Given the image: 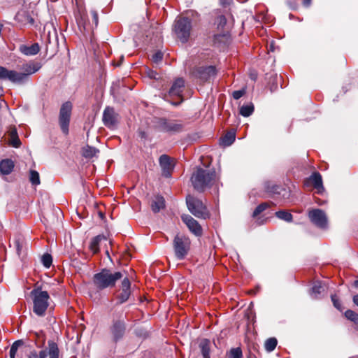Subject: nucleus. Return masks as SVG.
I'll list each match as a JSON object with an SVG mask.
<instances>
[{"instance_id": "f257e3e1", "label": "nucleus", "mask_w": 358, "mask_h": 358, "mask_svg": "<svg viewBox=\"0 0 358 358\" xmlns=\"http://www.w3.org/2000/svg\"><path fill=\"white\" fill-rule=\"evenodd\" d=\"M41 66L40 62L34 61L24 64L22 67V72L0 66V80H7L13 83L23 84L28 80L30 75L38 71Z\"/></svg>"}, {"instance_id": "f03ea898", "label": "nucleus", "mask_w": 358, "mask_h": 358, "mask_svg": "<svg viewBox=\"0 0 358 358\" xmlns=\"http://www.w3.org/2000/svg\"><path fill=\"white\" fill-rule=\"evenodd\" d=\"M217 180V176L214 169L198 168L191 177L194 188L199 192H203L206 188L214 185Z\"/></svg>"}, {"instance_id": "7ed1b4c3", "label": "nucleus", "mask_w": 358, "mask_h": 358, "mask_svg": "<svg viewBox=\"0 0 358 358\" xmlns=\"http://www.w3.org/2000/svg\"><path fill=\"white\" fill-rule=\"evenodd\" d=\"M123 278L120 271L113 272L109 268H103L92 278V284L97 290H103L115 286L117 280Z\"/></svg>"}, {"instance_id": "20e7f679", "label": "nucleus", "mask_w": 358, "mask_h": 358, "mask_svg": "<svg viewBox=\"0 0 358 358\" xmlns=\"http://www.w3.org/2000/svg\"><path fill=\"white\" fill-rule=\"evenodd\" d=\"M30 296L33 301V312L39 317L44 316L49 306L50 299L48 292L43 291L41 287H37L31 290Z\"/></svg>"}, {"instance_id": "39448f33", "label": "nucleus", "mask_w": 358, "mask_h": 358, "mask_svg": "<svg viewBox=\"0 0 358 358\" xmlns=\"http://www.w3.org/2000/svg\"><path fill=\"white\" fill-rule=\"evenodd\" d=\"M192 27V22L189 18L178 17L175 20L173 30L177 38L182 43H186L189 38Z\"/></svg>"}, {"instance_id": "423d86ee", "label": "nucleus", "mask_w": 358, "mask_h": 358, "mask_svg": "<svg viewBox=\"0 0 358 358\" xmlns=\"http://www.w3.org/2000/svg\"><path fill=\"white\" fill-rule=\"evenodd\" d=\"M191 247V241L187 236L178 234L173 241V248L176 257L182 260L187 255Z\"/></svg>"}, {"instance_id": "0eeeda50", "label": "nucleus", "mask_w": 358, "mask_h": 358, "mask_svg": "<svg viewBox=\"0 0 358 358\" xmlns=\"http://www.w3.org/2000/svg\"><path fill=\"white\" fill-rule=\"evenodd\" d=\"M186 202L189 210L196 217L206 219L208 217L207 208L200 199L188 195Z\"/></svg>"}, {"instance_id": "6e6552de", "label": "nucleus", "mask_w": 358, "mask_h": 358, "mask_svg": "<svg viewBox=\"0 0 358 358\" xmlns=\"http://www.w3.org/2000/svg\"><path fill=\"white\" fill-rule=\"evenodd\" d=\"M72 108V103L70 101H66L62 105L59 110V124L62 131L65 135L69 134Z\"/></svg>"}, {"instance_id": "1a4fd4ad", "label": "nucleus", "mask_w": 358, "mask_h": 358, "mask_svg": "<svg viewBox=\"0 0 358 358\" xmlns=\"http://www.w3.org/2000/svg\"><path fill=\"white\" fill-rule=\"evenodd\" d=\"M308 217L312 223L321 229L327 227V217L321 209H313L308 212Z\"/></svg>"}, {"instance_id": "9d476101", "label": "nucleus", "mask_w": 358, "mask_h": 358, "mask_svg": "<svg viewBox=\"0 0 358 358\" xmlns=\"http://www.w3.org/2000/svg\"><path fill=\"white\" fill-rule=\"evenodd\" d=\"M192 73L201 81L205 82L216 74V70L213 66H199L194 69Z\"/></svg>"}, {"instance_id": "9b49d317", "label": "nucleus", "mask_w": 358, "mask_h": 358, "mask_svg": "<svg viewBox=\"0 0 358 358\" xmlns=\"http://www.w3.org/2000/svg\"><path fill=\"white\" fill-rule=\"evenodd\" d=\"M103 124L108 127H114L118 122V115L115 112L112 107H106L103 113Z\"/></svg>"}, {"instance_id": "f8f14e48", "label": "nucleus", "mask_w": 358, "mask_h": 358, "mask_svg": "<svg viewBox=\"0 0 358 358\" xmlns=\"http://www.w3.org/2000/svg\"><path fill=\"white\" fill-rule=\"evenodd\" d=\"M310 185H313L319 194L324 192V188L322 183V178L320 173L314 172L308 178L305 180L304 186L308 187Z\"/></svg>"}, {"instance_id": "ddd939ff", "label": "nucleus", "mask_w": 358, "mask_h": 358, "mask_svg": "<svg viewBox=\"0 0 358 358\" xmlns=\"http://www.w3.org/2000/svg\"><path fill=\"white\" fill-rule=\"evenodd\" d=\"M126 331V325L123 320H115L110 327V332L113 341L117 342L124 336Z\"/></svg>"}, {"instance_id": "4468645a", "label": "nucleus", "mask_w": 358, "mask_h": 358, "mask_svg": "<svg viewBox=\"0 0 358 358\" xmlns=\"http://www.w3.org/2000/svg\"><path fill=\"white\" fill-rule=\"evenodd\" d=\"M159 162L162 170V175L166 178L170 177L174 168L172 159L167 155H162L159 159Z\"/></svg>"}, {"instance_id": "2eb2a0df", "label": "nucleus", "mask_w": 358, "mask_h": 358, "mask_svg": "<svg viewBox=\"0 0 358 358\" xmlns=\"http://www.w3.org/2000/svg\"><path fill=\"white\" fill-rule=\"evenodd\" d=\"M181 219L187 225L189 231L195 236H199L202 234V228L199 222L189 215H182Z\"/></svg>"}, {"instance_id": "dca6fc26", "label": "nucleus", "mask_w": 358, "mask_h": 358, "mask_svg": "<svg viewBox=\"0 0 358 358\" xmlns=\"http://www.w3.org/2000/svg\"><path fill=\"white\" fill-rule=\"evenodd\" d=\"M159 129L164 132H179L182 129V125L175 121L162 120L159 124Z\"/></svg>"}, {"instance_id": "f3484780", "label": "nucleus", "mask_w": 358, "mask_h": 358, "mask_svg": "<svg viewBox=\"0 0 358 358\" xmlns=\"http://www.w3.org/2000/svg\"><path fill=\"white\" fill-rule=\"evenodd\" d=\"M48 351L43 350L38 354L39 358H46L49 355L50 358H59V350L58 345L52 341L48 342Z\"/></svg>"}, {"instance_id": "a211bd4d", "label": "nucleus", "mask_w": 358, "mask_h": 358, "mask_svg": "<svg viewBox=\"0 0 358 358\" xmlns=\"http://www.w3.org/2000/svg\"><path fill=\"white\" fill-rule=\"evenodd\" d=\"M129 278L125 277L122 282V292L117 296L119 303H123L129 299L131 294Z\"/></svg>"}, {"instance_id": "6ab92c4d", "label": "nucleus", "mask_w": 358, "mask_h": 358, "mask_svg": "<svg viewBox=\"0 0 358 358\" xmlns=\"http://www.w3.org/2000/svg\"><path fill=\"white\" fill-rule=\"evenodd\" d=\"M185 87V80L181 78H177L173 83L171 89L169 90V94L171 96H176L180 97L183 88Z\"/></svg>"}, {"instance_id": "aec40b11", "label": "nucleus", "mask_w": 358, "mask_h": 358, "mask_svg": "<svg viewBox=\"0 0 358 358\" xmlns=\"http://www.w3.org/2000/svg\"><path fill=\"white\" fill-rule=\"evenodd\" d=\"M40 50L41 47L37 43H35L30 46L22 44L19 47L20 52L26 56L36 55L39 52Z\"/></svg>"}, {"instance_id": "412c9836", "label": "nucleus", "mask_w": 358, "mask_h": 358, "mask_svg": "<svg viewBox=\"0 0 358 358\" xmlns=\"http://www.w3.org/2000/svg\"><path fill=\"white\" fill-rule=\"evenodd\" d=\"M14 168V163L11 159H3L0 162V172L3 175L10 174Z\"/></svg>"}, {"instance_id": "4be33fe9", "label": "nucleus", "mask_w": 358, "mask_h": 358, "mask_svg": "<svg viewBox=\"0 0 358 358\" xmlns=\"http://www.w3.org/2000/svg\"><path fill=\"white\" fill-rule=\"evenodd\" d=\"M165 200L162 196H156L151 203V208L154 213H158L164 208Z\"/></svg>"}, {"instance_id": "5701e85b", "label": "nucleus", "mask_w": 358, "mask_h": 358, "mask_svg": "<svg viewBox=\"0 0 358 358\" xmlns=\"http://www.w3.org/2000/svg\"><path fill=\"white\" fill-rule=\"evenodd\" d=\"M325 288L319 282L314 284L311 289L310 296L314 299H318L322 297V294L324 292Z\"/></svg>"}, {"instance_id": "b1692460", "label": "nucleus", "mask_w": 358, "mask_h": 358, "mask_svg": "<svg viewBox=\"0 0 358 358\" xmlns=\"http://www.w3.org/2000/svg\"><path fill=\"white\" fill-rule=\"evenodd\" d=\"M106 238L103 235H98L93 238L90 244V249L96 254L99 251V243L102 240H106Z\"/></svg>"}, {"instance_id": "393cba45", "label": "nucleus", "mask_w": 358, "mask_h": 358, "mask_svg": "<svg viewBox=\"0 0 358 358\" xmlns=\"http://www.w3.org/2000/svg\"><path fill=\"white\" fill-rule=\"evenodd\" d=\"M236 134L234 131L227 133L221 139L220 144L224 146L231 145L235 141Z\"/></svg>"}, {"instance_id": "a878e982", "label": "nucleus", "mask_w": 358, "mask_h": 358, "mask_svg": "<svg viewBox=\"0 0 358 358\" xmlns=\"http://www.w3.org/2000/svg\"><path fill=\"white\" fill-rule=\"evenodd\" d=\"M203 358L210 357V341L207 339L202 340L199 344Z\"/></svg>"}, {"instance_id": "bb28decb", "label": "nucleus", "mask_w": 358, "mask_h": 358, "mask_svg": "<svg viewBox=\"0 0 358 358\" xmlns=\"http://www.w3.org/2000/svg\"><path fill=\"white\" fill-rule=\"evenodd\" d=\"M99 150L94 147L86 145L83 148V155L85 158H92L94 157Z\"/></svg>"}, {"instance_id": "cd10ccee", "label": "nucleus", "mask_w": 358, "mask_h": 358, "mask_svg": "<svg viewBox=\"0 0 358 358\" xmlns=\"http://www.w3.org/2000/svg\"><path fill=\"white\" fill-rule=\"evenodd\" d=\"M275 215L278 218L287 222H291L293 219L292 215L290 213L285 210L277 211L275 212Z\"/></svg>"}, {"instance_id": "c85d7f7f", "label": "nucleus", "mask_w": 358, "mask_h": 358, "mask_svg": "<svg viewBox=\"0 0 358 358\" xmlns=\"http://www.w3.org/2000/svg\"><path fill=\"white\" fill-rule=\"evenodd\" d=\"M254 111V106L252 103L243 105L240 108V114L243 117H249Z\"/></svg>"}, {"instance_id": "c756f323", "label": "nucleus", "mask_w": 358, "mask_h": 358, "mask_svg": "<svg viewBox=\"0 0 358 358\" xmlns=\"http://www.w3.org/2000/svg\"><path fill=\"white\" fill-rule=\"evenodd\" d=\"M277 340L275 338H270L265 342V349L268 352H272L277 345Z\"/></svg>"}, {"instance_id": "7c9ffc66", "label": "nucleus", "mask_w": 358, "mask_h": 358, "mask_svg": "<svg viewBox=\"0 0 358 358\" xmlns=\"http://www.w3.org/2000/svg\"><path fill=\"white\" fill-rule=\"evenodd\" d=\"M29 180L33 185H38L40 184L39 174L36 171H34V170L30 171Z\"/></svg>"}, {"instance_id": "2f4dec72", "label": "nucleus", "mask_w": 358, "mask_h": 358, "mask_svg": "<svg viewBox=\"0 0 358 358\" xmlns=\"http://www.w3.org/2000/svg\"><path fill=\"white\" fill-rule=\"evenodd\" d=\"M345 317L355 322V324H358V314L352 310H348L345 313Z\"/></svg>"}, {"instance_id": "473e14b6", "label": "nucleus", "mask_w": 358, "mask_h": 358, "mask_svg": "<svg viewBox=\"0 0 358 358\" xmlns=\"http://www.w3.org/2000/svg\"><path fill=\"white\" fill-rule=\"evenodd\" d=\"M280 187L271 184V182H266L265 184V189L267 192L273 194H280Z\"/></svg>"}, {"instance_id": "72a5a7b5", "label": "nucleus", "mask_w": 358, "mask_h": 358, "mask_svg": "<svg viewBox=\"0 0 358 358\" xmlns=\"http://www.w3.org/2000/svg\"><path fill=\"white\" fill-rule=\"evenodd\" d=\"M41 261L45 267L49 268L52 262V256L49 254H45L43 255Z\"/></svg>"}, {"instance_id": "f704fd0d", "label": "nucleus", "mask_w": 358, "mask_h": 358, "mask_svg": "<svg viewBox=\"0 0 358 358\" xmlns=\"http://www.w3.org/2000/svg\"><path fill=\"white\" fill-rule=\"evenodd\" d=\"M243 354L240 348H232L229 352L230 358H242Z\"/></svg>"}, {"instance_id": "c9c22d12", "label": "nucleus", "mask_w": 358, "mask_h": 358, "mask_svg": "<svg viewBox=\"0 0 358 358\" xmlns=\"http://www.w3.org/2000/svg\"><path fill=\"white\" fill-rule=\"evenodd\" d=\"M162 59L163 52L161 51H157L152 55L151 60L152 62L157 64L162 62Z\"/></svg>"}, {"instance_id": "e433bc0d", "label": "nucleus", "mask_w": 358, "mask_h": 358, "mask_svg": "<svg viewBox=\"0 0 358 358\" xmlns=\"http://www.w3.org/2000/svg\"><path fill=\"white\" fill-rule=\"evenodd\" d=\"M268 208V204L266 203H262L259 204L253 212V217H256L265 210Z\"/></svg>"}, {"instance_id": "4c0bfd02", "label": "nucleus", "mask_w": 358, "mask_h": 358, "mask_svg": "<svg viewBox=\"0 0 358 358\" xmlns=\"http://www.w3.org/2000/svg\"><path fill=\"white\" fill-rule=\"evenodd\" d=\"M21 344V341H15L13 345L12 346L10 347V358H15V354L17 352V348L19 347V345Z\"/></svg>"}, {"instance_id": "58836bf2", "label": "nucleus", "mask_w": 358, "mask_h": 358, "mask_svg": "<svg viewBox=\"0 0 358 358\" xmlns=\"http://www.w3.org/2000/svg\"><path fill=\"white\" fill-rule=\"evenodd\" d=\"M331 301L334 307L336 308L338 310H341L342 306L336 295H331Z\"/></svg>"}, {"instance_id": "ea45409f", "label": "nucleus", "mask_w": 358, "mask_h": 358, "mask_svg": "<svg viewBox=\"0 0 358 358\" xmlns=\"http://www.w3.org/2000/svg\"><path fill=\"white\" fill-rule=\"evenodd\" d=\"M145 74L150 79H156L157 80L159 78L158 73L156 71H155L152 69H146Z\"/></svg>"}, {"instance_id": "a19ab883", "label": "nucleus", "mask_w": 358, "mask_h": 358, "mask_svg": "<svg viewBox=\"0 0 358 358\" xmlns=\"http://www.w3.org/2000/svg\"><path fill=\"white\" fill-rule=\"evenodd\" d=\"M90 14L92 16V22L94 24V27H96L98 26V23H99L98 13L96 10H92L90 11Z\"/></svg>"}, {"instance_id": "79ce46f5", "label": "nucleus", "mask_w": 358, "mask_h": 358, "mask_svg": "<svg viewBox=\"0 0 358 358\" xmlns=\"http://www.w3.org/2000/svg\"><path fill=\"white\" fill-rule=\"evenodd\" d=\"M10 144L15 148H18L21 143L18 137H14L13 138H10Z\"/></svg>"}, {"instance_id": "37998d69", "label": "nucleus", "mask_w": 358, "mask_h": 358, "mask_svg": "<svg viewBox=\"0 0 358 358\" xmlns=\"http://www.w3.org/2000/svg\"><path fill=\"white\" fill-rule=\"evenodd\" d=\"M244 91L243 90H236V91H234L233 92V98L234 99H239L241 97H242L244 94Z\"/></svg>"}, {"instance_id": "c03bdc74", "label": "nucleus", "mask_w": 358, "mask_h": 358, "mask_svg": "<svg viewBox=\"0 0 358 358\" xmlns=\"http://www.w3.org/2000/svg\"><path fill=\"white\" fill-rule=\"evenodd\" d=\"M217 22H218V26L223 27L226 24L227 20L224 15H220L217 18Z\"/></svg>"}, {"instance_id": "a18cd8bd", "label": "nucleus", "mask_w": 358, "mask_h": 358, "mask_svg": "<svg viewBox=\"0 0 358 358\" xmlns=\"http://www.w3.org/2000/svg\"><path fill=\"white\" fill-rule=\"evenodd\" d=\"M9 137L10 138L18 137L17 130L15 128L10 129L9 131Z\"/></svg>"}, {"instance_id": "49530a36", "label": "nucleus", "mask_w": 358, "mask_h": 358, "mask_svg": "<svg viewBox=\"0 0 358 358\" xmlns=\"http://www.w3.org/2000/svg\"><path fill=\"white\" fill-rule=\"evenodd\" d=\"M28 358H39V357H38L37 352L34 350V351L30 352Z\"/></svg>"}, {"instance_id": "de8ad7c7", "label": "nucleus", "mask_w": 358, "mask_h": 358, "mask_svg": "<svg viewBox=\"0 0 358 358\" xmlns=\"http://www.w3.org/2000/svg\"><path fill=\"white\" fill-rule=\"evenodd\" d=\"M352 301L357 306H358V294H355L353 296Z\"/></svg>"}, {"instance_id": "09e8293b", "label": "nucleus", "mask_w": 358, "mask_h": 358, "mask_svg": "<svg viewBox=\"0 0 358 358\" xmlns=\"http://www.w3.org/2000/svg\"><path fill=\"white\" fill-rule=\"evenodd\" d=\"M27 20L31 24H33L34 22V20L31 16H29V15H27Z\"/></svg>"}, {"instance_id": "8fccbe9b", "label": "nucleus", "mask_w": 358, "mask_h": 358, "mask_svg": "<svg viewBox=\"0 0 358 358\" xmlns=\"http://www.w3.org/2000/svg\"><path fill=\"white\" fill-rule=\"evenodd\" d=\"M311 3V0H303V3L305 6H309Z\"/></svg>"}, {"instance_id": "3c124183", "label": "nucleus", "mask_w": 358, "mask_h": 358, "mask_svg": "<svg viewBox=\"0 0 358 358\" xmlns=\"http://www.w3.org/2000/svg\"><path fill=\"white\" fill-rule=\"evenodd\" d=\"M354 286L356 287V288H358V280H356L355 282H354Z\"/></svg>"}, {"instance_id": "603ef678", "label": "nucleus", "mask_w": 358, "mask_h": 358, "mask_svg": "<svg viewBox=\"0 0 358 358\" xmlns=\"http://www.w3.org/2000/svg\"><path fill=\"white\" fill-rule=\"evenodd\" d=\"M179 103H172L173 105H178Z\"/></svg>"}, {"instance_id": "864d4df0", "label": "nucleus", "mask_w": 358, "mask_h": 358, "mask_svg": "<svg viewBox=\"0 0 358 358\" xmlns=\"http://www.w3.org/2000/svg\"><path fill=\"white\" fill-rule=\"evenodd\" d=\"M124 59V56L121 57V60L122 61Z\"/></svg>"}, {"instance_id": "5fc2aeb1", "label": "nucleus", "mask_w": 358, "mask_h": 358, "mask_svg": "<svg viewBox=\"0 0 358 358\" xmlns=\"http://www.w3.org/2000/svg\"><path fill=\"white\" fill-rule=\"evenodd\" d=\"M115 65L118 66H120V63H118V64H115Z\"/></svg>"}, {"instance_id": "6e6d98bb", "label": "nucleus", "mask_w": 358, "mask_h": 358, "mask_svg": "<svg viewBox=\"0 0 358 358\" xmlns=\"http://www.w3.org/2000/svg\"><path fill=\"white\" fill-rule=\"evenodd\" d=\"M248 358H250V357H248Z\"/></svg>"}]
</instances>
